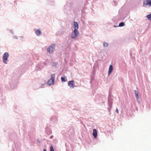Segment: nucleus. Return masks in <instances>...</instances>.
<instances>
[{
	"label": "nucleus",
	"instance_id": "6e6552de",
	"mask_svg": "<svg viewBox=\"0 0 151 151\" xmlns=\"http://www.w3.org/2000/svg\"><path fill=\"white\" fill-rule=\"evenodd\" d=\"M93 135L94 138H96L97 136V130L96 129H93Z\"/></svg>",
	"mask_w": 151,
	"mask_h": 151
},
{
	"label": "nucleus",
	"instance_id": "4468645a",
	"mask_svg": "<svg viewBox=\"0 0 151 151\" xmlns=\"http://www.w3.org/2000/svg\"><path fill=\"white\" fill-rule=\"evenodd\" d=\"M124 23L123 22H121L119 24V26L121 27L124 26Z\"/></svg>",
	"mask_w": 151,
	"mask_h": 151
},
{
	"label": "nucleus",
	"instance_id": "9d476101",
	"mask_svg": "<svg viewBox=\"0 0 151 151\" xmlns=\"http://www.w3.org/2000/svg\"><path fill=\"white\" fill-rule=\"evenodd\" d=\"M35 32L37 36H39L41 34V32L39 29L35 31Z\"/></svg>",
	"mask_w": 151,
	"mask_h": 151
},
{
	"label": "nucleus",
	"instance_id": "f03ea898",
	"mask_svg": "<svg viewBox=\"0 0 151 151\" xmlns=\"http://www.w3.org/2000/svg\"><path fill=\"white\" fill-rule=\"evenodd\" d=\"M9 56V53L7 52H5L3 55V60L5 64H7V59Z\"/></svg>",
	"mask_w": 151,
	"mask_h": 151
},
{
	"label": "nucleus",
	"instance_id": "f8f14e48",
	"mask_svg": "<svg viewBox=\"0 0 151 151\" xmlns=\"http://www.w3.org/2000/svg\"><path fill=\"white\" fill-rule=\"evenodd\" d=\"M137 99H138L139 98L138 93L136 90H134Z\"/></svg>",
	"mask_w": 151,
	"mask_h": 151
},
{
	"label": "nucleus",
	"instance_id": "6ab92c4d",
	"mask_svg": "<svg viewBox=\"0 0 151 151\" xmlns=\"http://www.w3.org/2000/svg\"><path fill=\"white\" fill-rule=\"evenodd\" d=\"M43 151H46V150L45 149H44L43 150Z\"/></svg>",
	"mask_w": 151,
	"mask_h": 151
},
{
	"label": "nucleus",
	"instance_id": "f257e3e1",
	"mask_svg": "<svg viewBox=\"0 0 151 151\" xmlns=\"http://www.w3.org/2000/svg\"><path fill=\"white\" fill-rule=\"evenodd\" d=\"M55 76L53 74H52L51 75V78L48 81L47 84L50 86L52 85L54 82Z\"/></svg>",
	"mask_w": 151,
	"mask_h": 151
},
{
	"label": "nucleus",
	"instance_id": "0eeeda50",
	"mask_svg": "<svg viewBox=\"0 0 151 151\" xmlns=\"http://www.w3.org/2000/svg\"><path fill=\"white\" fill-rule=\"evenodd\" d=\"M74 30H78V22H76L75 21L74 22Z\"/></svg>",
	"mask_w": 151,
	"mask_h": 151
},
{
	"label": "nucleus",
	"instance_id": "2eb2a0df",
	"mask_svg": "<svg viewBox=\"0 0 151 151\" xmlns=\"http://www.w3.org/2000/svg\"><path fill=\"white\" fill-rule=\"evenodd\" d=\"M103 46L104 47H106L108 46V43L106 42H104L103 44Z\"/></svg>",
	"mask_w": 151,
	"mask_h": 151
},
{
	"label": "nucleus",
	"instance_id": "dca6fc26",
	"mask_svg": "<svg viewBox=\"0 0 151 151\" xmlns=\"http://www.w3.org/2000/svg\"><path fill=\"white\" fill-rule=\"evenodd\" d=\"M50 151H54L53 147L52 146H51L50 147Z\"/></svg>",
	"mask_w": 151,
	"mask_h": 151
},
{
	"label": "nucleus",
	"instance_id": "39448f33",
	"mask_svg": "<svg viewBox=\"0 0 151 151\" xmlns=\"http://www.w3.org/2000/svg\"><path fill=\"white\" fill-rule=\"evenodd\" d=\"M143 5L151 6V0H145L143 1Z\"/></svg>",
	"mask_w": 151,
	"mask_h": 151
},
{
	"label": "nucleus",
	"instance_id": "7ed1b4c3",
	"mask_svg": "<svg viewBox=\"0 0 151 151\" xmlns=\"http://www.w3.org/2000/svg\"><path fill=\"white\" fill-rule=\"evenodd\" d=\"M55 47V44H52L49 47L47 50V51L50 53L52 52Z\"/></svg>",
	"mask_w": 151,
	"mask_h": 151
},
{
	"label": "nucleus",
	"instance_id": "20e7f679",
	"mask_svg": "<svg viewBox=\"0 0 151 151\" xmlns=\"http://www.w3.org/2000/svg\"><path fill=\"white\" fill-rule=\"evenodd\" d=\"M78 34L79 33L78 31L74 30L71 35V37L72 39H74L76 37Z\"/></svg>",
	"mask_w": 151,
	"mask_h": 151
},
{
	"label": "nucleus",
	"instance_id": "a211bd4d",
	"mask_svg": "<svg viewBox=\"0 0 151 151\" xmlns=\"http://www.w3.org/2000/svg\"><path fill=\"white\" fill-rule=\"evenodd\" d=\"M116 112L117 113H119V111H118V110L117 109H116Z\"/></svg>",
	"mask_w": 151,
	"mask_h": 151
},
{
	"label": "nucleus",
	"instance_id": "423d86ee",
	"mask_svg": "<svg viewBox=\"0 0 151 151\" xmlns=\"http://www.w3.org/2000/svg\"><path fill=\"white\" fill-rule=\"evenodd\" d=\"M68 85L71 88H73L74 87V83L73 81H70L68 82Z\"/></svg>",
	"mask_w": 151,
	"mask_h": 151
},
{
	"label": "nucleus",
	"instance_id": "1a4fd4ad",
	"mask_svg": "<svg viewBox=\"0 0 151 151\" xmlns=\"http://www.w3.org/2000/svg\"><path fill=\"white\" fill-rule=\"evenodd\" d=\"M113 70V68L112 65H110L109 68V71H108V76H109L110 74L112 72Z\"/></svg>",
	"mask_w": 151,
	"mask_h": 151
},
{
	"label": "nucleus",
	"instance_id": "ddd939ff",
	"mask_svg": "<svg viewBox=\"0 0 151 151\" xmlns=\"http://www.w3.org/2000/svg\"><path fill=\"white\" fill-rule=\"evenodd\" d=\"M146 17L149 20H151V14L147 15Z\"/></svg>",
	"mask_w": 151,
	"mask_h": 151
},
{
	"label": "nucleus",
	"instance_id": "f3484780",
	"mask_svg": "<svg viewBox=\"0 0 151 151\" xmlns=\"http://www.w3.org/2000/svg\"><path fill=\"white\" fill-rule=\"evenodd\" d=\"M57 65V63H52V65L53 66H56Z\"/></svg>",
	"mask_w": 151,
	"mask_h": 151
},
{
	"label": "nucleus",
	"instance_id": "9b49d317",
	"mask_svg": "<svg viewBox=\"0 0 151 151\" xmlns=\"http://www.w3.org/2000/svg\"><path fill=\"white\" fill-rule=\"evenodd\" d=\"M61 80L64 82H66L67 81V79L66 77L64 76V77H61Z\"/></svg>",
	"mask_w": 151,
	"mask_h": 151
}]
</instances>
